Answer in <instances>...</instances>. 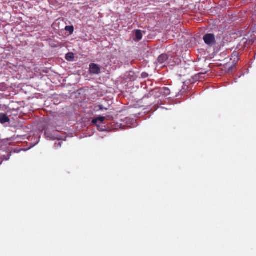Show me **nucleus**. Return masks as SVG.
Masks as SVG:
<instances>
[{
    "instance_id": "nucleus-4",
    "label": "nucleus",
    "mask_w": 256,
    "mask_h": 256,
    "mask_svg": "<svg viewBox=\"0 0 256 256\" xmlns=\"http://www.w3.org/2000/svg\"><path fill=\"white\" fill-rule=\"evenodd\" d=\"M156 93L166 96L170 94V91L168 88L164 87L158 90Z\"/></svg>"
},
{
    "instance_id": "nucleus-3",
    "label": "nucleus",
    "mask_w": 256,
    "mask_h": 256,
    "mask_svg": "<svg viewBox=\"0 0 256 256\" xmlns=\"http://www.w3.org/2000/svg\"><path fill=\"white\" fill-rule=\"evenodd\" d=\"M168 58L166 54H162L158 58V62L160 64H164L165 66L166 64L168 63Z\"/></svg>"
},
{
    "instance_id": "nucleus-6",
    "label": "nucleus",
    "mask_w": 256,
    "mask_h": 256,
    "mask_svg": "<svg viewBox=\"0 0 256 256\" xmlns=\"http://www.w3.org/2000/svg\"><path fill=\"white\" fill-rule=\"evenodd\" d=\"M135 35H136V40H141L142 39V33L141 32V30H136V31Z\"/></svg>"
},
{
    "instance_id": "nucleus-8",
    "label": "nucleus",
    "mask_w": 256,
    "mask_h": 256,
    "mask_svg": "<svg viewBox=\"0 0 256 256\" xmlns=\"http://www.w3.org/2000/svg\"><path fill=\"white\" fill-rule=\"evenodd\" d=\"M66 58L67 60L72 61L74 58V56L72 53L69 52L66 56Z\"/></svg>"
},
{
    "instance_id": "nucleus-13",
    "label": "nucleus",
    "mask_w": 256,
    "mask_h": 256,
    "mask_svg": "<svg viewBox=\"0 0 256 256\" xmlns=\"http://www.w3.org/2000/svg\"><path fill=\"white\" fill-rule=\"evenodd\" d=\"M154 92V91H151L150 93L151 92Z\"/></svg>"
},
{
    "instance_id": "nucleus-10",
    "label": "nucleus",
    "mask_w": 256,
    "mask_h": 256,
    "mask_svg": "<svg viewBox=\"0 0 256 256\" xmlns=\"http://www.w3.org/2000/svg\"><path fill=\"white\" fill-rule=\"evenodd\" d=\"M96 108H98L97 110H108V108H104L102 105H98L96 106Z\"/></svg>"
},
{
    "instance_id": "nucleus-1",
    "label": "nucleus",
    "mask_w": 256,
    "mask_h": 256,
    "mask_svg": "<svg viewBox=\"0 0 256 256\" xmlns=\"http://www.w3.org/2000/svg\"><path fill=\"white\" fill-rule=\"evenodd\" d=\"M203 40L205 44L210 47L214 46L216 44V39L213 34H207L204 35Z\"/></svg>"
},
{
    "instance_id": "nucleus-9",
    "label": "nucleus",
    "mask_w": 256,
    "mask_h": 256,
    "mask_svg": "<svg viewBox=\"0 0 256 256\" xmlns=\"http://www.w3.org/2000/svg\"><path fill=\"white\" fill-rule=\"evenodd\" d=\"M66 31L69 32L70 34H72L74 31V28L73 26H66L65 28Z\"/></svg>"
},
{
    "instance_id": "nucleus-12",
    "label": "nucleus",
    "mask_w": 256,
    "mask_h": 256,
    "mask_svg": "<svg viewBox=\"0 0 256 256\" xmlns=\"http://www.w3.org/2000/svg\"><path fill=\"white\" fill-rule=\"evenodd\" d=\"M58 144H59L60 146H61V144H60V142Z\"/></svg>"
},
{
    "instance_id": "nucleus-7",
    "label": "nucleus",
    "mask_w": 256,
    "mask_h": 256,
    "mask_svg": "<svg viewBox=\"0 0 256 256\" xmlns=\"http://www.w3.org/2000/svg\"><path fill=\"white\" fill-rule=\"evenodd\" d=\"M105 120V117L104 116H98L96 118L92 120V123L94 124H96L98 121H100V122H103Z\"/></svg>"
},
{
    "instance_id": "nucleus-5",
    "label": "nucleus",
    "mask_w": 256,
    "mask_h": 256,
    "mask_svg": "<svg viewBox=\"0 0 256 256\" xmlns=\"http://www.w3.org/2000/svg\"><path fill=\"white\" fill-rule=\"evenodd\" d=\"M10 121V118L4 114H0V122L2 124L8 122Z\"/></svg>"
},
{
    "instance_id": "nucleus-2",
    "label": "nucleus",
    "mask_w": 256,
    "mask_h": 256,
    "mask_svg": "<svg viewBox=\"0 0 256 256\" xmlns=\"http://www.w3.org/2000/svg\"><path fill=\"white\" fill-rule=\"evenodd\" d=\"M90 72L91 74H98L100 73V68L97 64H90Z\"/></svg>"
},
{
    "instance_id": "nucleus-11",
    "label": "nucleus",
    "mask_w": 256,
    "mask_h": 256,
    "mask_svg": "<svg viewBox=\"0 0 256 256\" xmlns=\"http://www.w3.org/2000/svg\"><path fill=\"white\" fill-rule=\"evenodd\" d=\"M237 56V54H232V56Z\"/></svg>"
}]
</instances>
